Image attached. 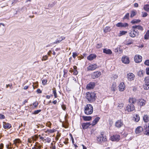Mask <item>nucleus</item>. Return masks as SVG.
I'll return each instance as SVG.
<instances>
[{"label":"nucleus","mask_w":149,"mask_h":149,"mask_svg":"<svg viewBox=\"0 0 149 149\" xmlns=\"http://www.w3.org/2000/svg\"><path fill=\"white\" fill-rule=\"evenodd\" d=\"M67 70H66L64 69L63 70V72H64V74H63V77H65V74L67 73Z\"/></svg>","instance_id":"obj_52"},{"label":"nucleus","mask_w":149,"mask_h":149,"mask_svg":"<svg viewBox=\"0 0 149 149\" xmlns=\"http://www.w3.org/2000/svg\"><path fill=\"white\" fill-rule=\"evenodd\" d=\"M102 46V44L101 43L100 44H98L97 45V47L98 48H100Z\"/></svg>","instance_id":"obj_53"},{"label":"nucleus","mask_w":149,"mask_h":149,"mask_svg":"<svg viewBox=\"0 0 149 149\" xmlns=\"http://www.w3.org/2000/svg\"><path fill=\"white\" fill-rule=\"evenodd\" d=\"M110 30L111 29L109 27L106 26L104 30V32L105 33H106L110 31Z\"/></svg>","instance_id":"obj_31"},{"label":"nucleus","mask_w":149,"mask_h":149,"mask_svg":"<svg viewBox=\"0 0 149 149\" xmlns=\"http://www.w3.org/2000/svg\"><path fill=\"white\" fill-rule=\"evenodd\" d=\"M116 86V83H113L111 87V90L113 91H114L115 90Z\"/></svg>","instance_id":"obj_34"},{"label":"nucleus","mask_w":149,"mask_h":149,"mask_svg":"<svg viewBox=\"0 0 149 149\" xmlns=\"http://www.w3.org/2000/svg\"><path fill=\"white\" fill-rule=\"evenodd\" d=\"M124 106V104L123 103H121V104H119V105L118 106V107L120 108V109L122 108Z\"/></svg>","instance_id":"obj_50"},{"label":"nucleus","mask_w":149,"mask_h":149,"mask_svg":"<svg viewBox=\"0 0 149 149\" xmlns=\"http://www.w3.org/2000/svg\"><path fill=\"white\" fill-rule=\"evenodd\" d=\"M96 97V94L95 93L88 92L86 93V98L90 102L95 101Z\"/></svg>","instance_id":"obj_1"},{"label":"nucleus","mask_w":149,"mask_h":149,"mask_svg":"<svg viewBox=\"0 0 149 149\" xmlns=\"http://www.w3.org/2000/svg\"><path fill=\"white\" fill-rule=\"evenodd\" d=\"M142 17H145L148 15V14L146 12H142Z\"/></svg>","instance_id":"obj_47"},{"label":"nucleus","mask_w":149,"mask_h":149,"mask_svg":"<svg viewBox=\"0 0 149 149\" xmlns=\"http://www.w3.org/2000/svg\"><path fill=\"white\" fill-rule=\"evenodd\" d=\"M103 52L108 54H111L112 53V52L110 49H103Z\"/></svg>","instance_id":"obj_23"},{"label":"nucleus","mask_w":149,"mask_h":149,"mask_svg":"<svg viewBox=\"0 0 149 149\" xmlns=\"http://www.w3.org/2000/svg\"><path fill=\"white\" fill-rule=\"evenodd\" d=\"M127 77L128 80L132 81L134 79L135 76L132 73H129L127 74Z\"/></svg>","instance_id":"obj_10"},{"label":"nucleus","mask_w":149,"mask_h":149,"mask_svg":"<svg viewBox=\"0 0 149 149\" xmlns=\"http://www.w3.org/2000/svg\"><path fill=\"white\" fill-rule=\"evenodd\" d=\"M48 58V56L47 55L44 56L42 58V61H45Z\"/></svg>","instance_id":"obj_42"},{"label":"nucleus","mask_w":149,"mask_h":149,"mask_svg":"<svg viewBox=\"0 0 149 149\" xmlns=\"http://www.w3.org/2000/svg\"><path fill=\"white\" fill-rule=\"evenodd\" d=\"M95 86L94 83L91 82L88 84L86 86V88L88 89H93Z\"/></svg>","instance_id":"obj_20"},{"label":"nucleus","mask_w":149,"mask_h":149,"mask_svg":"<svg viewBox=\"0 0 149 149\" xmlns=\"http://www.w3.org/2000/svg\"><path fill=\"white\" fill-rule=\"evenodd\" d=\"M145 83H148L149 82V77L147 76L145 77L144 79Z\"/></svg>","instance_id":"obj_38"},{"label":"nucleus","mask_w":149,"mask_h":149,"mask_svg":"<svg viewBox=\"0 0 149 149\" xmlns=\"http://www.w3.org/2000/svg\"><path fill=\"white\" fill-rule=\"evenodd\" d=\"M146 102V101L144 99H141L139 100L138 102V104L140 107H141L145 105Z\"/></svg>","instance_id":"obj_18"},{"label":"nucleus","mask_w":149,"mask_h":149,"mask_svg":"<svg viewBox=\"0 0 149 149\" xmlns=\"http://www.w3.org/2000/svg\"><path fill=\"white\" fill-rule=\"evenodd\" d=\"M36 147H33L32 149H40L41 147L40 146H37L35 145Z\"/></svg>","instance_id":"obj_48"},{"label":"nucleus","mask_w":149,"mask_h":149,"mask_svg":"<svg viewBox=\"0 0 149 149\" xmlns=\"http://www.w3.org/2000/svg\"><path fill=\"white\" fill-rule=\"evenodd\" d=\"M137 29L138 30H141V31H143V27L142 26H140V25H138V27H137Z\"/></svg>","instance_id":"obj_49"},{"label":"nucleus","mask_w":149,"mask_h":149,"mask_svg":"<svg viewBox=\"0 0 149 149\" xmlns=\"http://www.w3.org/2000/svg\"><path fill=\"white\" fill-rule=\"evenodd\" d=\"M77 55V54L76 53H73L72 56L73 58H75Z\"/></svg>","instance_id":"obj_60"},{"label":"nucleus","mask_w":149,"mask_h":149,"mask_svg":"<svg viewBox=\"0 0 149 149\" xmlns=\"http://www.w3.org/2000/svg\"><path fill=\"white\" fill-rule=\"evenodd\" d=\"M129 15L130 14L129 13H127L126 14L124 17L123 19H129Z\"/></svg>","instance_id":"obj_39"},{"label":"nucleus","mask_w":149,"mask_h":149,"mask_svg":"<svg viewBox=\"0 0 149 149\" xmlns=\"http://www.w3.org/2000/svg\"><path fill=\"white\" fill-rule=\"evenodd\" d=\"M3 144L1 143L0 145V149H2V148L3 147Z\"/></svg>","instance_id":"obj_64"},{"label":"nucleus","mask_w":149,"mask_h":149,"mask_svg":"<svg viewBox=\"0 0 149 149\" xmlns=\"http://www.w3.org/2000/svg\"><path fill=\"white\" fill-rule=\"evenodd\" d=\"M96 56L95 54H91L87 57V59L89 61H92L95 58Z\"/></svg>","instance_id":"obj_21"},{"label":"nucleus","mask_w":149,"mask_h":149,"mask_svg":"<svg viewBox=\"0 0 149 149\" xmlns=\"http://www.w3.org/2000/svg\"><path fill=\"white\" fill-rule=\"evenodd\" d=\"M61 107H62V109L63 110H65V109H66V108L65 105H62L61 106Z\"/></svg>","instance_id":"obj_61"},{"label":"nucleus","mask_w":149,"mask_h":149,"mask_svg":"<svg viewBox=\"0 0 149 149\" xmlns=\"http://www.w3.org/2000/svg\"><path fill=\"white\" fill-rule=\"evenodd\" d=\"M137 74L138 76L140 77H142L145 74V72L143 70H140L138 71Z\"/></svg>","instance_id":"obj_26"},{"label":"nucleus","mask_w":149,"mask_h":149,"mask_svg":"<svg viewBox=\"0 0 149 149\" xmlns=\"http://www.w3.org/2000/svg\"><path fill=\"white\" fill-rule=\"evenodd\" d=\"M122 61L123 63L125 64H128L130 62L129 58L127 56L123 57L122 58Z\"/></svg>","instance_id":"obj_14"},{"label":"nucleus","mask_w":149,"mask_h":149,"mask_svg":"<svg viewBox=\"0 0 149 149\" xmlns=\"http://www.w3.org/2000/svg\"><path fill=\"white\" fill-rule=\"evenodd\" d=\"M55 130H49L48 129L47 130V131H45V132L47 133H48V134L50 133H52L54 132H55Z\"/></svg>","instance_id":"obj_35"},{"label":"nucleus","mask_w":149,"mask_h":149,"mask_svg":"<svg viewBox=\"0 0 149 149\" xmlns=\"http://www.w3.org/2000/svg\"><path fill=\"white\" fill-rule=\"evenodd\" d=\"M107 139L106 136H104V135L102 134L97 136L96 138L97 142L99 144H101L103 142H105L107 141Z\"/></svg>","instance_id":"obj_3"},{"label":"nucleus","mask_w":149,"mask_h":149,"mask_svg":"<svg viewBox=\"0 0 149 149\" xmlns=\"http://www.w3.org/2000/svg\"><path fill=\"white\" fill-rule=\"evenodd\" d=\"M52 90L53 91V93L54 96V97L55 98H56L57 97V94L56 92V90L55 89V88H53L52 89Z\"/></svg>","instance_id":"obj_37"},{"label":"nucleus","mask_w":149,"mask_h":149,"mask_svg":"<svg viewBox=\"0 0 149 149\" xmlns=\"http://www.w3.org/2000/svg\"><path fill=\"white\" fill-rule=\"evenodd\" d=\"M78 74V72L77 70H74L73 71V74L75 75H76Z\"/></svg>","instance_id":"obj_57"},{"label":"nucleus","mask_w":149,"mask_h":149,"mask_svg":"<svg viewBox=\"0 0 149 149\" xmlns=\"http://www.w3.org/2000/svg\"><path fill=\"white\" fill-rule=\"evenodd\" d=\"M143 130H145V134L146 135H149V123H146L144 125Z\"/></svg>","instance_id":"obj_9"},{"label":"nucleus","mask_w":149,"mask_h":149,"mask_svg":"<svg viewBox=\"0 0 149 149\" xmlns=\"http://www.w3.org/2000/svg\"><path fill=\"white\" fill-rule=\"evenodd\" d=\"M144 9L146 11H149V5L146 4L143 7Z\"/></svg>","instance_id":"obj_32"},{"label":"nucleus","mask_w":149,"mask_h":149,"mask_svg":"<svg viewBox=\"0 0 149 149\" xmlns=\"http://www.w3.org/2000/svg\"><path fill=\"white\" fill-rule=\"evenodd\" d=\"M143 128L142 127L139 126L138 127L136 130L135 132L136 134H140L143 130Z\"/></svg>","instance_id":"obj_17"},{"label":"nucleus","mask_w":149,"mask_h":149,"mask_svg":"<svg viewBox=\"0 0 149 149\" xmlns=\"http://www.w3.org/2000/svg\"><path fill=\"white\" fill-rule=\"evenodd\" d=\"M138 27V26H136V25L133 26L132 27V30H133V29H137Z\"/></svg>","instance_id":"obj_56"},{"label":"nucleus","mask_w":149,"mask_h":149,"mask_svg":"<svg viewBox=\"0 0 149 149\" xmlns=\"http://www.w3.org/2000/svg\"><path fill=\"white\" fill-rule=\"evenodd\" d=\"M41 111V110L40 109L35 110L34 111L33 114H37L39 112H40Z\"/></svg>","instance_id":"obj_41"},{"label":"nucleus","mask_w":149,"mask_h":149,"mask_svg":"<svg viewBox=\"0 0 149 149\" xmlns=\"http://www.w3.org/2000/svg\"><path fill=\"white\" fill-rule=\"evenodd\" d=\"M126 109L128 112L132 111L134 109V106L132 104H128L126 107Z\"/></svg>","instance_id":"obj_7"},{"label":"nucleus","mask_w":149,"mask_h":149,"mask_svg":"<svg viewBox=\"0 0 149 149\" xmlns=\"http://www.w3.org/2000/svg\"><path fill=\"white\" fill-rule=\"evenodd\" d=\"M129 35L132 37H134L139 35V32L137 30L133 29L130 32Z\"/></svg>","instance_id":"obj_4"},{"label":"nucleus","mask_w":149,"mask_h":149,"mask_svg":"<svg viewBox=\"0 0 149 149\" xmlns=\"http://www.w3.org/2000/svg\"><path fill=\"white\" fill-rule=\"evenodd\" d=\"M82 117L85 121H89L92 119V117L90 116H82Z\"/></svg>","instance_id":"obj_24"},{"label":"nucleus","mask_w":149,"mask_h":149,"mask_svg":"<svg viewBox=\"0 0 149 149\" xmlns=\"http://www.w3.org/2000/svg\"><path fill=\"white\" fill-rule=\"evenodd\" d=\"M60 42V40H59L58 39H57V40L54 42V43H58Z\"/></svg>","instance_id":"obj_59"},{"label":"nucleus","mask_w":149,"mask_h":149,"mask_svg":"<svg viewBox=\"0 0 149 149\" xmlns=\"http://www.w3.org/2000/svg\"><path fill=\"white\" fill-rule=\"evenodd\" d=\"M3 127L4 129H9L11 127V125L8 123L6 122H3Z\"/></svg>","instance_id":"obj_22"},{"label":"nucleus","mask_w":149,"mask_h":149,"mask_svg":"<svg viewBox=\"0 0 149 149\" xmlns=\"http://www.w3.org/2000/svg\"><path fill=\"white\" fill-rule=\"evenodd\" d=\"M136 14V13L134 11H132V13H131V15H130V17H133Z\"/></svg>","instance_id":"obj_40"},{"label":"nucleus","mask_w":149,"mask_h":149,"mask_svg":"<svg viewBox=\"0 0 149 149\" xmlns=\"http://www.w3.org/2000/svg\"><path fill=\"white\" fill-rule=\"evenodd\" d=\"M134 120L136 122H138L140 120V117L138 114H136L134 115Z\"/></svg>","instance_id":"obj_27"},{"label":"nucleus","mask_w":149,"mask_h":149,"mask_svg":"<svg viewBox=\"0 0 149 149\" xmlns=\"http://www.w3.org/2000/svg\"><path fill=\"white\" fill-rule=\"evenodd\" d=\"M149 38V31L148 30L146 32V34L144 36V38L145 39H148Z\"/></svg>","instance_id":"obj_33"},{"label":"nucleus","mask_w":149,"mask_h":149,"mask_svg":"<svg viewBox=\"0 0 149 149\" xmlns=\"http://www.w3.org/2000/svg\"><path fill=\"white\" fill-rule=\"evenodd\" d=\"M5 118L4 116L3 115L0 114V118L4 119Z\"/></svg>","instance_id":"obj_54"},{"label":"nucleus","mask_w":149,"mask_h":149,"mask_svg":"<svg viewBox=\"0 0 149 149\" xmlns=\"http://www.w3.org/2000/svg\"><path fill=\"white\" fill-rule=\"evenodd\" d=\"M136 99L135 97H130L129 100L128 102L130 104H134L136 102Z\"/></svg>","instance_id":"obj_19"},{"label":"nucleus","mask_w":149,"mask_h":149,"mask_svg":"<svg viewBox=\"0 0 149 149\" xmlns=\"http://www.w3.org/2000/svg\"><path fill=\"white\" fill-rule=\"evenodd\" d=\"M123 125V123L121 120H119L117 121L115 123V126L117 128H120Z\"/></svg>","instance_id":"obj_12"},{"label":"nucleus","mask_w":149,"mask_h":149,"mask_svg":"<svg viewBox=\"0 0 149 149\" xmlns=\"http://www.w3.org/2000/svg\"><path fill=\"white\" fill-rule=\"evenodd\" d=\"M116 26L118 27H126L128 26V24L126 23H122L121 22L118 23L116 24Z\"/></svg>","instance_id":"obj_11"},{"label":"nucleus","mask_w":149,"mask_h":149,"mask_svg":"<svg viewBox=\"0 0 149 149\" xmlns=\"http://www.w3.org/2000/svg\"><path fill=\"white\" fill-rule=\"evenodd\" d=\"M93 112V108L91 104H87L84 108V113L87 115L91 114Z\"/></svg>","instance_id":"obj_2"},{"label":"nucleus","mask_w":149,"mask_h":149,"mask_svg":"<svg viewBox=\"0 0 149 149\" xmlns=\"http://www.w3.org/2000/svg\"><path fill=\"white\" fill-rule=\"evenodd\" d=\"M111 139L112 141H118L120 139V136L118 135H114L111 136Z\"/></svg>","instance_id":"obj_13"},{"label":"nucleus","mask_w":149,"mask_h":149,"mask_svg":"<svg viewBox=\"0 0 149 149\" xmlns=\"http://www.w3.org/2000/svg\"><path fill=\"white\" fill-rule=\"evenodd\" d=\"M101 74L100 72L98 71L94 72L92 74L91 77L93 79H95L98 77Z\"/></svg>","instance_id":"obj_6"},{"label":"nucleus","mask_w":149,"mask_h":149,"mask_svg":"<svg viewBox=\"0 0 149 149\" xmlns=\"http://www.w3.org/2000/svg\"><path fill=\"white\" fill-rule=\"evenodd\" d=\"M38 103L36 101L33 103V105L36 108L37 107L38 105Z\"/></svg>","instance_id":"obj_46"},{"label":"nucleus","mask_w":149,"mask_h":149,"mask_svg":"<svg viewBox=\"0 0 149 149\" xmlns=\"http://www.w3.org/2000/svg\"><path fill=\"white\" fill-rule=\"evenodd\" d=\"M98 68L96 64H91L87 67L88 70H93Z\"/></svg>","instance_id":"obj_8"},{"label":"nucleus","mask_w":149,"mask_h":149,"mask_svg":"<svg viewBox=\"0 0 149 149\" xmlns=\"http://www.w3.org/2000/svg\"><path fill=\"white\" fill-rule=\"evenodd\" d=\"M100 119V118L99 117H96L95 118L93 121L92 122V125H94L96 124L97 122L99 121Z\"/></svg>","instance_id":"obj_25"},{"label":"nucleus","mask_w":149,"mask_h":149,"mask_svg":"<svg viewBox=\"0 0 149 149\" xmlns=\"http://www.w3.org/2000/svg\"><path fill=\"white\" fill-rule=\"evenodd\" d=\"M134 58L135 62L136 63L140 62L142 60V57L139 55H137L135 56Z\"/></svg>","instance_id":"obj_5"},{"label":"nucleus","mask_w":149,"mask_h":149,"mask_svg":"<svg viewBox=\"0 0 149 149\" xmlns=\"http://www.w3.org/2000/svg\"><path fill=\"white\" fill-rule=\"evenodd\" d=\"M37 91L38 93H42V91L39 88L37 89Z\"/></svg>","instance_id":"obj_62"},{"label":"nucleus","mask_w":149,"mask_h":149,"mask_svg":"<svg viewBox=\"0 0 149 149\" xmlns=\"http://www.w3.org/2000/svg\"><path fill=\"white\" fill-rule=\"evenodd\" d=\"M148 117L147 115H145L143 119L145 122H147L148 121Z\"/></svg>","instance_id":"obj_30"},{"label":"nucleus","mask_w":149,"mask_h":149,"mask_svg":"<svg viewBox=\"0 0 149 149\" xmlns=\"http://www.w3.org/2000/svg\"><path fill=\"white\" fill-rule=\"evenodd\" d=\"M14 143L15 144L16 146H18V144L21 142L20 140L19 139H17L14 141Z\"/></svg>","instance_id":"obj_29"},{"label":"nucleus","mask_w":149,"mask_h":149,"mask_svg":"<svg viewBox=\"0 0 149 149\" xmlns=\"http://www.w3.org/2000/svg\"><path fill=\"white\" fill-rule=\"evenodd\" d=\"M65 38V37H62L61 38H58L59 40H60V42L62 40L64 39Z\"/></svg>","instance_id":"obj_55"},{"label":"nucleus","mask_w":149,"mask_h":149,"mask_svg":"<svg viewBox=\"0 0 149 149\" xmlns=\"http://www.w3.org/2000/svg\"><path fill=\"white\" fill-rule=\"evenodd\" d=\"M140 22V20L139 19H134L132 20L131 23L133 24L137 23Z\"/></svg>","instance_id":"obj_36"},{"label":"nucleus","mask_w":149,"mask_h":149,"mask_svg":"<svg viewBox=\"0 0 149 149\" xmlns=\"http://www.w3.org/2000/svg\"><path fill=\"white\" fill-rule=\"evenodd\" d=\"M51 144L52 145V147H51V148L52 149H56V146H53V144L52 143Z\"/></svg>","instance_id":"obj_63"},{"label":"nucleus","mask_w":149,"mask_h":149,"mask_svg":"<svg viewBox=\"0 0 149 149\" xmlns=\"http://www.w3.org/2000/svg\"><path fill=\"white\" fill-rule=\"evenodd\" d=\"M143 87L145 89H149V82L148 83H145V84L143 85Z\"/></svg>","instance_id":"obj_28"},{"label":"nucleus","mask_w":149,"mask_h":149,"mask_svg":"<svg viewBox=\"0 0 149 149\" xmlns=\"http://www.w3.org/2000/svg\"><path fill=\"white\" fill-rule=\"evenodd\" d=\"M47 82L46 79H43L42 80V84L43 85H45L46 84Z\"/></svg>","instance_id":"obj_44"},{"label":"nucleus","mask_w":149,"mask_h":149,"mask_svg":"<svg viewBox=\"0 0 149 149\" xmlns=\"http://www.w3.org/2000/svg\"><path fill=\"white\" fill-rule=\"evenodd\" d=\"M146 73L148 75H149V68H148L146 69Z\"/></svg>","instance_id":"obj_51"},{"label":"nucleus","mask_w":149,"mask_h":149,"mask_svg":"<svg viewBox=\"0 0 149 149\" xmlns=\"http://www.w3.org/2000/svg\"><path fill=\"white\" fill-rule=\"evenodd\" d=\"M120 35H125L127 33V32L125 31H120Z\"/></svg>","instance_id":"obj_43"},{"label":"nucleus","mask_w":149,"mask_h":149,"mask_svg":"<svg viewBox=\"0 0 149 149\" xmlns=\"http://www.w3.org/2000/svg\"><path fill=\"white\" fill-rule=\"evenodd\" d=\"M144 64L145 65L149 66V60H147L145 61Z\"/></svg>","instance_id":"obj_45"},{"label":"nucleus","mask_w":149,"mask_h":149,"mask_svg":"<svg viewBox=\"0 0 149 149\" xmlns=\"http://www.w3.org/2000/svg\"><path fill=\"white\" fill-rule=\"evenodd\" d=\"M91 125V124L89 122L84 123L82 124V126L83 129L85 130L87 128Z\"/></svg>","instance_id":"obj_15"},{"label":"nucleus","mask_w":149,"mask_h":149,"mask_svg":"<svg viewBox=\"0 0 149 149\" xmlns=\"http://www.w3.org/2000/svg\"><path fill=\"white\" fill-rule=\"evenodd\" d=\"M118 87L119 91H123L125 88V85L123 82H121Z\"/></svg>","instance_id":"obj_16"},{"label":"nucleus","mask_w":149,"mask_h":149,"mask_svg":"<svg viewBox=\"0 0 149 149\" xmlns=\"http://www.w3.org/2000/svg\"><path fill=\"white\" fill-rule=\"evenodd\" d=\"M60 42V40H59L58 39H57V40L54 42V43H58Z\"/></svg>","instance_id":"obj_58"}]
</instances>
